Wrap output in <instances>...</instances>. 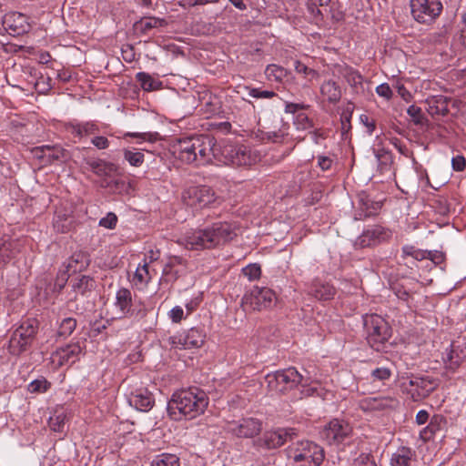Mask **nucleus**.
I'll return each mask as SVG.
<instances>
[{"instance_id":"obj_1","label":"nucleus","mask_w":466,"mask_h":466,"mask_svg":"<svg viewBox=\"0 0 466 466\" xmlns=\"http://www.w3.org/2000/svg\"><path fill=\"white\" fill-rule=\"evenodd\" d=\"M208 405V398L203 390L193 387L175 391L167 402V412L171 419L192 420L201 415Z\"/></svg>"},{"instance_id":"obj_2","label":"nucleus","mask_w":466,"mask_h":466,"mask_svg":"<svg viewBox=\"0 0 466 466\" xmlns=\"http://www.w3.org/2000/svg\"><path fill=\"white\" fill-rule=\"evenodd\" d=\"M177 157L186 164H210L216 156V139L209 135L184 137L177 141Z\"/></svg>"},{"instance_id":"obj_3","label":"nucleus","mask_w":466,"mask_h":466,"mask_svg":"<svg viewBox=\"0 0 466 466\" xmlns=\"http://www.w3.org/2000/svg\"><path fill=\"white\" fill-rule=\"evenodd\" d=\"M265 382L268 391L272 393L284 394L299 385L303 388L308 387L312 382V378L303 375L294 367H289L273 373H268L265 377Z\"/></svg>"},{"instance_id":"obj_4","label":"nucleus","mask_w":466,"mask_h":466,"mask_svg":"<svg viewBox=\"0 0 466 466\" xmlns=\"http://www.w3.org/2000/svg\"><path fill=\"white\" fill-rule=\"evenodd\" d=\"M214 161L218 164L231 165L236 167H247L256 164L260 160L258 151L245 145H224L216 144Z\"/></svg>"},{"instance_id":"obj_5","label":"nucleus","mask_w":466,"mask_h":466,"mask_svg":"<svg viewBox=\"0 0 466 466\" xmlns=\"http://www.w3.org/2000/svg\"><path fill=\"white\" fill-rule=\"evenodd\" d=\"M286 453L295 466H320L325 458L323 448L309 441H298L289 446Z\"/></svg>"},{"instance_id":"obj_6","label":"nucleus","mask_w":466,"mask_h":466,"mask_svg":"<svg viewBox=\"0 0 466 466\" xmlns=\"http://www.w3.org/2000/svg\"><path fill=\"white\" fill-rule=\"evenodd\" d=\"M363 326L370 346L377 351L382 350L390 337L387 321L378 314H367L363 316Z\"/></svg>"},{"instance_id":"obj_7","label":"nucleus","mask_w":466,"mask_h":466,"mask_svg":"<svg viewBox=\"0 0 466 466\" xmlns=\"http://www.w3.org/2000/svg\"><path fill=\"white\" fill-rule=\"evenodd\" d=\"M276 299V294L272 289L254 286L243 296L241 308L246 312L259 311L271 307L275 303Z\"/></svg>"},{"instance_id":"obj_8","label":"nucleus","mask_w":466,"mask_h":466,"mask_svg":"<svg viewBox=\"0 0 466 466\" xmlns=\"http://www.w3.org/2000/svg\"><path fill=\"white\" fill-rule=\"evenodd\" d=\"M320 435L329 445H339L352 437L353 427L345 420L333 419L323 427Z\"/></svg>"},{"instance_id":"obj_9","label":"nucleus","mask_w":466,"mask_h":466,"mask_svg":"<svg viewBox=\"0 0 466 466\" xmlns=\"http://www.w3.org/2000/svg\"><path fill=\"white\" fill-rule=\"evenodd\" d=\"M37 321L34 319H26L13 332L10 339V350L13 354H20L32 343L36 330Z\"/></svg>"},{"instance_id":"obj_10","label":"nucleus","mask_w":466,"mask_h":466,"mask_svg":"<svg viewBox=\"0 0 466 466\" xmlns=\"http://www.w3.org/2000/svg\"><path fill=\"white\" fill-rule=\"evenodd\" d=\"M410 11L413 18L421 24H431L442 12L440 0H410Z\"/></svg>"},{"instance_id":"obj_11","label":"nucleus","mask_w":466,"mask_h":466,"mask_svg":"<svg viewBox=\"0 0 466 466\" xmlns=\"http://www.w3.org/2000/svg\"><path fill=\"white\" fill-rule=\"evenodd\" d=\"M182 200L187 207L201 209L216 200V193L208 186H191L183 191Z\"/></svg>"},{"instance_id":"obj_12","label":"nucleus","mask_w":466,"mask_h":466,"mask_svg":"<svg viewBox=\"0 0 466 466\" xmlns=\"http://www.w3.org/2000/svg\"><path fill=\"white\" fill-rule=\"evenodd\" d=\"M296 436L295 429L279 428L264 432L261 437L254 441V446L258 449L273 450L281 447L288 441H292Z\"/></svg>"},{"instance_id":"obj_13","label":"nucleus","mask_w":466,"mask_h":466,"mask_svg":"<svg viewBox=\"0 0 466 466\" xmlns=\"http://www.w3.org/2000/svg\"><path fill=\"white\" fill-rule=\"evenodd\" d=\"M206 228L212 248L226 245L238 235L236 224L228 221L214 222Z\"/></svg>"},{"instance_id":"obj_14","label":"nucleus","mask_w":466,"mask_h":466,"mask_svg":"<svg viewBox=\"0 0 466 466\" xmlns=\"http://www.w3.org/2000/svg\"><path fill=\"white\" fill-rule=\"evenodd\" d=\"M177 243L188 250L212 248L206 228L189 229L186 231L178 237Z\"/></svg>"},{"instance_id":"obj_15","label":"nucleus","mask_w":466,"mask_h":466,"mask_svg":"<svg viewBox=\"0 0 466 466\" xmlns=\"http://www.w3.org/2000/svg\"><path fill=\"white\" fill-rule=\"evenodd\" d=\"M228 432L238 438H254L262 431V421L258 419L247 417L227 424Z\"/></svg>"},{"instance_id":"obj_16","label":"nucleus","mask_w":466,"mask_h":466,"mask_svg":"<svg viewBox=\"0 0 466 466\" xmlns=\"http://www.w3.org/2000/svg\"><path fill=\"white\" fill-rule=\"evenodd\" d=\"M391 238V232L380 225H374L366 228L355 241L356 248H364L374 247L387 242Z\"/></svg>"},{"instance_id":"obj_17","label":"nucleus","mask_w":466,"mask_h":466,"mask_svg":"<svg viewBox=\"0 0 466 466\" xmlns=\"http://www.w3.org/2000/svg\"><path fill=\"white\" fill-rule=\"evenodd\" d=\"M359 406L361 410L368 411H390L400 406V400L390 395H379L376 397H366L360 400Z\"/></svg>"},{"instance_id":"obj_18","label":"nucleus","mask_w":466,"mask_h":466,"mask_svg":"<svg viewBox=\"0 0 466 466\" xmlns=\"http://www.w3.org/2000/svg\"><path fill=\"white\" fill-rule=\"evenodd\" d=\"M89 262V256L86 253L83 251L73 253V255L63 264L65 270L60 272V277L58 279H61L60 288L64 287L70 274L85 270L88 267Z\"/></svg>"},{"instance_id":"obj_19","label":"nucleus","mask_w":466,"mask_h":466,"mask_svg":"<svg viewBox=\"0 0 466 466\" xmlns=\"http://www.w3.org/2000/svg\"><path fill=\"white\" fill-rule=\"evenodd\" d=\"M205 334L200 329L192 328L185 335L172 336L169 343L177 349L199 348L203 345Z\"/></svg>"},{"instance_id":"obj_20","label":"nucleus","mask_w":466,"mask_h":466,"mask_svg":"<svg viewBox=\"0 0 466 466\" xmlns=\"http://www.w3.org/2000/svg\"><path fill=\"white\" fill-rule=\"evenodd\" d=\"M82 351V347L78 342L67 344L53 352L51 360L57 366L73 364L79 359Z\"/></svg>"},{"instance_id":"obj_21","label":"nucleus","mask_w":466,"mask_h":466,"mask_svg":"<svg viewBox=\"0 0 466 466\" xmlns=\"http://www.w3.org/2000/svg\"><path fill=\"white\" fill-rule=\"evenodd\" d=\"M128 403L136 410L146 412L153 408L155 400L147 389L140 388L128 395Z\"/></svg>"},{"instance_id":"obj_22","label":"nucleus","mask_w":466,"mask_h":466,"mask_svg":"<svg viewBox=\"0 0 466 466\" xmlns=\"http://www.w3.org/2000/svg\"><path fill=\"white\" fill-rule=\"evenodd\" d=\"M35 156L46 164L55 161L64 162L67 157L66 151L58 146H43L34 149Z\"/></svg>"},{"instance_id":"obj_23","label":"nucleus","mask_w":466,"mask_h":466,"mask_svg":"<svg viewBox=\"0 0 466 466\" xmlns=\"http://www.w3.org/2000/svg\"><path fill=\"white\" fill-rule=\"evenodd\" d=\"M408 385L411 388L409 390L414 400L429 396L435 389L434 381L423 377L410 379Z\"/></svg>"},{"instance_id":"obj_24","label":"nucleus","mask_w":466,"mask_h":466,"mask_svg":"<svg viewBox=\"0 0 466 466\" xmlns=\"http://www.w3.org/2000/svg\"><path fill=\"white\" fill-rule=\"evenodd\" d=\"M66 131L71 134L75 138H82L96 135L99 132V127L95 122H70L65 127Z\"/></svg>"},{"instance_id":"obj_25","label":"nucleus","mask_w":466,"mask_h":466,"mask_svg":"<svg viewBox=\"0 0 466 466\" xmlns=\"http://www.w3.org/2000/svg\"><path fill=\"white\" fill-rule=\"evenodd\" d=\"M4 24L13 35H23L30 30L28 17L21 13H12L5 15Z\"/></svg>"},{"instance_id":"obj_26","label":"nucleus","mask_w":466,"mask_h":466,"mask_svg":"<svg viewBox=\"0 0 466 466\" xmlns=\"http://www.w3.org/2000/svg\"><path fill=\"white\" fill-rule=\"evenodd\" d=\"M309 293L319 300H329L335 295V289L329 283L316 279L309 287Z\"/></svg>"},{"instance_id":"obj_27","label":"nucleus","mask_w":466,"mask_h":466,"mask_svg":"<svg viewBox=\"0 0 466 466\" xmlns=\"http://www.w3.org/2000/svg\"><path fill=\"white\" fill-rule=\"evenodd\" d=\"M116 307L119 309L122 317L133 315L131 311L132 307V293L128 289L122 288L117 290L116 294Z\"/></svg>"},{"instance_id":"obj_28","label":"nucleus","mask_w":466,"mask_h":466,"mask_svg":"<svg viewBox=\"0 0 466 466\" xmlns=\"http://www.w3.org/2000/svg\"><path fill=\"white\" fill-rule=\"evenodd\" d=\"M427 111L432 116H446L449 113V99L445 96H433L427 100Z\"/></svg>"},{"instance_id":"obj_29","label":"nucleus","mask_w":466,"mask_h":466,"mask_svg":"<svg viewBox=\"0 0 466 466\" xmlns=\"http://www.w3.org/2000/svg\"><path fill=\"white\" fill-rule=\"evenodd\" d=\"M320 94L330 104H336L341 98L340 87L333 80L325 81L321 85Z\"/></svg>"},{"instance_id":"obj_30","label":"nucleus","mask_w":466,"mask_h":466,"mask_svg":"<svg viewBox=\"0 0 466 466\" xmlns=\"http://www.w3.org/2000/svg\"><path fill=\"white\" fill-rule=\"evenodd\" d=\"M414 457V452L406 447H401L392 454L390 459L391 466H410Z\"/></svg>"},{"instance_id":"obj_31","label":"nucleus","mask_w":466,"mask_h":466,"mask_svg":"<svg viewBox=\"0 0 466 466\" xmlns=\"http://www.w3.org/2000/svg\"><path fill=\"white\" fill-rule=\"evenodd\" d=\"M72 288L75 292L85 296L96 288V281L88 276H81L74 280Z\"/></svg>"},{"instance_id":"obj_32","label":"nucleus","mask_w":466,"mask_h":466,"mask_svg":"<svg viewBox=\"0 0 466 466\" xmlns=\"http://www.w3.org/2000/svg\"><path fill=\"white\" fill-rule=\"evenodd\" d=\"M443 418L441 416H434L431 418L430 423L420 433V438L427 441L431 440L437 431L441 430L443 424Z\"/></svg>"},{"instance_id":"obj_33","label":"nucleus","mask_w":466,"mask_h":466,"mask_svg":"<svg viewBox=\"0 0 466 466\" xmlns=\"http://www.w3.org/2000/svg\"><path fill=\"white\" fill-rule=\"evenodd\" d=\"M13 242L8 236H3L0 238V268H2L12 258Z\"/></svg>"},{"instance_id":"obj_34","label":"nucleus","mask_w":466,"mask_h":466,"mask_svg":"<svg viewBox=\"0 0 466 466\" xmlns=\"http://www.w3.org/2000/svg\"><path fill=\"white\" fill-rule=\"evenodd\" d=\"M150 466H180V460L176 454L161 453L153 458Z\"/></svg>"},{"instance_id":"obj_35","label":"nucleus","mask_w":466,"mask_h":466,"mask_svg":"<svg viewBox=\"0 0 466 466\" xmlns=\"http://www.w3.org/2000/svg\"><path fill=\"white\" fill-rule=\"evenodd\" d=\"M401 258L406 259L408 258H412L416 261H421L426 259L428 255V250H423L417 248L412 245H405L401 248Z\"/></svg>"},{"instance_id":"obj_36","label":"nucleus","mask_w":466,"mask_h":466,"mask_svg":"<svg viewBox=\"0 0 466 466\" xmlns=\"http://www.w3.org/2000/svg\"><path fill=\"white\" fill-rule=\"evenodd\" d=\"M373 152L375 157L377 158L378 167L380 171L383 172L389 170L390 166L392 163L391 154L384 148L373 149Z\"/></svg>"},{"instance_id":"obj_37","label":"nucleus","mask_w":466,"mask_h":466,"mask_svg":"<svg viewBox=\"0 0 466 466\" xmlns=\"http://www.w3.org/2000/svg\"><path fill=\"white\" fill-rule=\"evenodd\" d=\"M88 166L94 173L98 176H107L110 172L114 171V165L107 163L104 160H91L87 162Z\"/></svg>"},{"instance_id":"obj_38","label":"nucleus","mask_w":466,"mask_h":466,"mask_svg":"<svg viewBox=\"0 0 466 466\" xmlns=\"http://www.w3.org/2000/svg\"><path fill=\"white\" fill-rule=\"evenodd\" d=\"M182 259L178 257L172 258L163 268V277L165 281H175L178 278V272L174 270L177 264H181Z\"/></svg>"},{"instance_id":"obj_39","label":"nucleus","mask_w":466,"mask_h":466,"mask_svg":"<svg viewBox=\"0 0 466 466\" xmlns=\"http://www.w3.org/2000/svg\"><path fill=\"white\" fill-rule=\"evenodd\" d=\"M265 74L270 81H282L288 75V71L282 66L277 65H268L266 67Z\"/></svg>"},{"instance_id":"obj_40","label":"nucleus","mask_w":466,"mask_h":466,"mask_svg":"<svg viewBox=\"0 0 466 466\" xmlns=\"http://www.w3.org/2000/svg\"><path fill=\"white\" fill-rule=\"evenodd\" d=\"M76 328V320L74 318H65L60 325L57 331L58 336L66 338L70 336Z\"/></svg>"},{"instance_id":"obj_41","label":"nucleus","mask_w":466,"mask_h":466,"mask_svg":"<svg viewBox=\"0 0 466 466\" xmlns=\"http://www.w3.org/2000/svg\"><path fill=\"white\" fill-rule=\"evenodd\" d=\"M407 114L410 116L412 122L417 126H424L428 123L420 107L411 105L407 109Z\"/></svg>"},{"instance_id":"obj_42","label":"nucleus","mask_w":466,"mask_h":466,"mask_svg":"<svg viewBox=\"0 0 466 466\" xmlns=\"http://www.w3.org/2000/svg\"><path fill=\"white\" fill-rule=\"evenodd\" d=\"M124 158L133 167H140L144 162V154L132 149L124 150Z\"/></svg>"},{"instance_id":"obj_43","label":"nucleus","mask_w":466,"mask_h":466,"mask_svg":"<svg viewBox=\"0 0 466 466\" xmlns=\"http://www.w3.org/2000/svg\"><path fill=\"white\" fill-rule=\"evenodd\" d=\"M294 69L298 74L303 75L310 81L319 77V73L316 70L309 68L300 61H294Z\"/></svg>"},{"instance_id":"obj_44","label":"nucleus","mask_w":466,"mask_h":466,"mask_svg":"<svg viewBox=\"0 0 466 466\" xmlns=\"http://www.w3.org/2000/svg\"><path fill=\"white\" fill-rule=\"evenodd\" d=\"M346 81L353 87L362 85V76L355 69L349 67L346 68L344 73Z\"/></svg>"},{"instance_id":"obj_45","label":"nucleus","mask_w":466,"mask_h":466,"mask_svg":"<svg viewBox=\"0 0 466 466\" xmlns=\"http://www.w3.org/2000/svg\"><path fill=\"white\" fill-rule=\"evenodd\" d=\"M242 273L248 280L254 281L260 278L261 268L258 264H249L242 268Z\"/></svg>"},{"instance_id":"obj_46","label":"nucleus","mask_w":466,"mask_h":466,"mask_svg":"<svg viewBox=\"0 0 466 466\" xmlns=\"http://www.w3.org/2000/svg\"><path fill=\"white\" fill-rule=\"evenodd\" d=\"M136 78L145 91H151L155 89V81L147 73L139 72L137 74Z\"/></svg>"},{"instance_id":"obj_47","label":"nucleus","mask_w":466,"mask_h":466,"mask_svg":"<svg viewBox=\"0 0 466 466\" xmlns=\"http://www.w3.org/2000/svg\"><path fill=\"white\" fill-rule=\"evenodd\" d=\"M101 186L109 188L112 193H121L126 187L124 181L113 178L104 179V181L101 183Z\"/></svg>"},{"instance_id":"obj_48","label":"nucleus","mask_w":466,"mask_h":466,"mask_svg":"<svg viewBox=\"0 0 466 466\" xmlns=\"http://www.w3.org/2000/svg\"><path fill=\"white\" fill-rule=\"evenodd\" d=\"M462 361H463L462 357L460 356L457 351L451 350L447 356L445 364L449 370H451L454 371L461 365Z\"/></svg>"},{"instance_id":"obj_49","label":"nucleus","mask_w":466,"mask_h":466,"mask_svg":"<svg viewBox=\"0 0 466 466\" xmlns=\"http://www.w3.org/2000/svg\"><path fill=\"white\" fill-rule=\"evenodd\" d=\"M125 137H130L133 138H137L141 141H149V142H155L159 139L160 136L157 132H128L125 135Z\"/></svg>"},{"instance_id":"obj_50","label":"nucleus","mask_w":466,"mask_h":466,"mask_svg":"<svg viewBox=\"0 0 466 466\" xmlns=\"http://www.w3.org/2000/svg\"><path fill=\"white\" fill-rule=\"evenodd\" d=\"M135 279L139 283H145V284L148 283L151 277L149 276L147 262H144L143 265L137 267L136 273H135Z\"/></svg>"},{"instance_id":"obj_51","label":"nucleus","mask_w":466,"mask_h":466,"mask_svg":"<svg viewBox=\"0 0 466 466\" xmlns=\"http://www.w3.org/2000/svg\"><path fill=\"white\" fill-rule=\"evenodd\" d=\"M50 384L45 379L35 380L28 385V390L32 393L45 392L49 388Z\"/></svg>"},{"instance_id":"obj_52","label":"nucleus","mask_w":466,"mask_h":466,"mask_svg":"<svg viewBox=\"0 0 466 466\" xmlns=\"http://www.w3.org/2000/svg\"><path fill=\"white\" fill-rule=\"evenodd\" d=\"M352 466H377V464L370 454L361 453L354 460Z\"/></svg>"},{"instance_id":"obj_53","label":"nucleus","mask_w":466,"mask_h":466,"mask_svg":"<svg viewBox=\"0 0 466 466\" xmlns=\"http://www.w3.org/2000/svg\"><path fill=\"white\" fill-rule=\"evenodd\" d=\"M65 418L64 414L56 415L55 417H51L49 420V427L54 431H63L65 425Z\"/></svg>"},{"instance_id":"obj_54","label":"nucleus","mask_w":466,"mask_h":466,"mask_svg":"<svg viewBox=\"0 0 466 466\" xmlns=\"http://www.w3.org/2000/svg\"><path fill=\"white\" fill-rule=\"evenodd\" d=\"M117 223V217L115 213L109 212L105 218H102L99 221V226L106 228L113 229L116 228Z\"/></svg>"},{"instance_id":"obj_55","label":"nucleus","mask_w":466,"mask_h":466,"mask_svg":"<svg viewBox=\"0 0 466 466\" xmlns=\"http://www.w3.org/2000/svg\"><path fill=\"white\" fill-rule=\"evenodd\" d=\"M248 95L254 98L270 99L276 96V93L269 90H260L259 88H249Z\"/></svg>"},{"instance_id":"obj_56","label":"nucleus","mask_w":466,"mask_h":466,"mask_svg":"<svg viewBox=\"0 0 466 466\" xmlns=\"http://www.w3.org/2000/svg\"><path fill=\"white\" fill-rule=\"evenodd\" d=\"M390 376H391L390 370L388 368H384V367L377 368L371 371V377L373 378V380H380V381L389 380Z\"/></svg>"},{"instance_id":"obj_57","label":"nucleus","mask_w":466,"mask_h":466,"mask_svg":"<svg viewBox=\"0 0 466 466\" xmlns=\"http://www.w3.org/2000/svg\"><path fill=\"white\" fill-rule=\"evenodd\" d=\"M351 116H352V111L350 109L344 110L341 114L340 121H341V130H342L343 134L347 133L351 128V125H350Z\"/></svg>"},{"instance_id":"obj_58","label":"nucleus","mask_w":466,"mask_h":466,"mask_svg":"<svg viewBox=\"0 0 466 466\" xmlns=\"http://www.w3.org/2000/svg\"><path fill=\"white\" fill-rule=\"evenodd\" d=\"M376 93L380 96L384 97L386 100H390L393 96V92H392L390 86H389V84H387V83L379 85L376 87Z\"/></svg>"},{"instance_id":"obj_59","label":"nucleus","mask_w":466,"mask_h":466,"mask_svg":"<svg viewBox=\"0 0 466 466\" xmlns=\"http://www.w3.org/2000/svg\"><path fill=\"white\" fill-rule=\"evenodd\" d=\"M160 24V20L156 18H146L139 22V28L143 32H147L151 28L157 27Z\"/></svg>"},{"instance_id":"obj_60","label":"nucleus","mask_w":466,"mask_h":466,"mask_svg":"<svg viewBox=\"0 0 466 466\" xmlns=\"http://www.w3.org/2000/svg\"><path fill=\"white\" fill-rule=\"evenodd\" d=\"M168 317L173 323H179L184 318V310L180 306H176L168 312Z\"/></svg>"},{"instance_id":"obj_61","label":"nucleus","mask_w":466,"mask_h":466,"mask_svg":"<svg viewBox=\"0 0 466 466\" xmlns=\"http://www.w3.org/2000/svg\"><path fill=\"white\" fill-rule=\"evenodd\" d=\"M360 122L366 127L367 133L371 136L376 129V122L367 115H360Z\"/></svg>"},{"instance_id":"obj_62","label":"nucleus","mask_w":466,"mask_h":466,"mask_svg":"<svg viewBox=\"0 0 466 466\" xmlns=\"http://www.w3.org/2000/svg\"><path fill=\"white\" fill-rule=\"evenodd\" d=\"M392 290L396 297L403 301H408L411 298L410 293L402 286L396 285L392 288Z\"/></svg>"},{"instance_id":"obj_63","label":"nucleus","mask_w":466,"mask_h":466,"mask_svg":"<svg viewBox=\"0 0 466 466\" xmlns=\"http://www.w3.org/2000/svg\"><path fill=\"white\" fill-rule=\"evenodd\" d=\"M91 143L97 148V149H106L109 147V140L103 136H95L91 139Z\"/></svg>"},{"instance_id":"obj_64","label":"nucleus","mask_w":466,"mask_h":466,"mask_svg":"<svg viewBox=\"0 0 466 466\" xmlns=\"http://www.w3.org/2000/svg\"><path fill=\"white\" fill-rule=\"evenodd\" d=\"M451 166L455 171H463L466 167V160L462 156H456L451 159Z\"/></svg>"}]
</instances>
